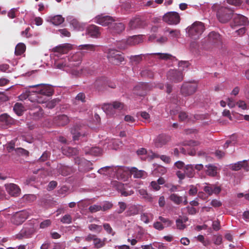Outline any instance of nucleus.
Masks as SVG:
<instances>
[{"mask_svg": "<svg viewBox=\"0 0 249 249\" xmlns=\"http://www.w3.org/2000/svg\"><path fill=\"white\" fill-rule=\"evenodd\" d=\"M120 193L122 196H127L132 195L134 193V192L132 190L131 191H126L125 189L120 190Z\"/></svg>", "mask_w": 249, "mask_h": 249, "instance_id": "obj_61", "label": "nucleus"}, {"mask_svg": "<svg viewBox=\"0 0 249 249\" xmlns=\"http://www.w3.org/2000/svg\"><path fill=\"white\" fill-rule=\"evenodd\" d=\"M131 172L135 178H142L146 176V173L143 170H138L136 167L132 168Z\"/></svg>", "mask_w": 249, "mask_h": 249, "instance_id": "obj_31", "label": "nucleus"}, {"mask_svg": "<svg viewBox=\"0 0 249 249\" xmlns=\"http://www.w3.org/2000/svg\"><path fill=\"white\" fill-rule=\"evenodd\" d=\"M5 188L9 195L14 196H18L20 192V189L18 186L14 183L6 184Z\"/></svg>", "mask_w": 249, "mask_h": 249, "instance_id": "obj_19", "label": "nucleus"}, {"mask_svg": "<svg viewBox=\"0 0 249 249\" xmlns=\"http://www.w3.org/2000/svg\"><path fill=\"white\" fill-rule=\"evenodd\" d=\"M66 247L64 243H58L56 244L53 249H65Z\"/></svg>", "mask_w": 249, "mask_h": 249, "instance_id": "obj_64", "label": "nucleus"}, {"mask_svg": "<svg viewBox=\"0 0 249 249\" xmlns=\"http://www.w3.org/2000/svg\"><path fill=\"white\" fill-rule=\"evenodd\" d=\"M88 228L91 231H96L98 232H100L102 230L101 226L95 224H91L89 225Z\"/></svg>", "mask_w": 249, "mask_h": 249, "instance_id": "obj_45", "label": "nucleus"}, {"mask_svg": "<svg viewBox=\"0 0 249 249\" xmlns=\"http://www.w3.org/2000/svg\"><path fill=\"white\" fill-rule=\"evenodd\" d=\"M67 20L74 28L77 29L80 27L79 22L72 16H68L67 18Z\"/></svg>", "mask_w": 249, "mask_h": 249, "instance_id": "obj_35", "label": "nucleus"}, {"mask_svg": "<svg viewBox=\"0 0 249 249\" xmlns=\"http://www.w3.org/2000/svg\"><path fill=\"white\" fill-rule=\"evenodd\" d=\"M94 20L95 22L102 26H108L109 28L113 21V19L112 17L110 16H103L102 15L96 16Z\"/></svg>", "mask_w": 249, "mask_h": 249, "instance_id": "obj_17", "label": "nucleus"}, {"mask_svg": "<svg viewBox=\"0 0 249 249\" xmlns=\"http://www.w3.org/2000/svg\"><path fill=\"white\" fill-rule=\"evenodd\" d=\"M233 16V22L231 24L232 28L235 29L236 27L248 24L249 21L246 17L240 14H235Z\"/></svg>", "mask_w": 249, "mask_h": 249, "instance_id": "obj_12", "label": "nucleus"}, {"mask_svg": "<svg viewBox=\"0 0 249 249\" xmlns=\"http://www.w3.org/2000/svg\"><path fill=\"white\" fill-rule=\"evenodd\" d=\"M67 57H63L61 60L55 62L54 64L55 68L71 73L73 75H77L79 73L78 71L72 69L71 65H70V63H69L67 60Z\"/></svg>", "mask_w": 249, "mask_h": 249, "instance_id": "obj_4", "label": "nucleus"}, {"mask_svg": "<svg viewBox=\"0 0 249 249\" xmlns=\"http://www.w3.org/2000/svg\"><path fill=\"white\" fill-rule=\"evenodd\" d=\"M29 87L30 88H36V89L33 90V92L48 97L51 96L53 93V90L52 87L49 85L40 84L29 86Z\"/></svg>", "mask_w": 249, "mask_h": 249, "instance_id": "obj_6", "label": "nucleus"}, {"mask_svg": "<svg viewBox=\"0 0 249 249\" xmlns=\"http://www.w3.org/2000/svg\"><path fill=\"white\" fill-rule=\"evenodd\" d=\"M87 31L88 35L92 37H98L100 35L99 28L94 25L89 26Z\"/></svg>", "mask_w": 249, "mask_h": 249, "instance_id": "obj_25", "label": "nucleus"}, {"mask_svg": "<svg viewBox=\"0 0 249 249\" xmlns=\"http://www.w3.org/2000/svg\"><path fill=\"white\" fill-rule=\"evenodd\" d=\"M205 29L204 24L199 21H196L186 29V32L193 39L199 38Z\"/></svg>", "mask_w": 249, "mask_h": 249, "instance_id": "obj_2", "label": "nucleus"}, {"mask_svg": "<svg viewBox=\"0 0 249 249\" xmlns=\"http://www.w3.org/2000/svg\"><path fill=\"white\" fill-rule=\"evenodd\" d=\"M170 140V137L169 135L165 134L160 135L155 140V146L157 147H161L162 145L165 144Z\"/></svg>", "mask_w": 249, "mask_h": 249, "instance_id": "obj_20", "label": "nucleus"}, {"mask_svg": "<svg viewBox=\"0 0 249 249\" xmlns=\"http://www.w3.org/2000/svg\"><path fill=\"white\" fill-rule=\"evenodd\" d=\"M89 210L90 213H94L97 212L101 211V207L100 205L94 204L89 207Z\"/></svg>", "mask_w": 249, "mask_h": 249, "instance_id": "obj_47", "label": "nucleus"}, {"mask_svg": "<svg viewBox=\"0 0 249 249\" xmlns=\"http://www.w3.org/2000/svg\"><path fill=\"white\" fill-rule=\"evenodd\" d=\"M180 152L184 155H190L191 156H194L196 154V151L194 148L188 149L184 147H181L179 149Z\"/></svg>", "mask_w": 249, "mask_h": 249, "instance_id": "obj_40", "label": "nucleus"}, {"mask_svg": "<svg viewBox=\"0 0 249 249\" xmlns=\"http://www.w3.org/2000/svg\"><path fill=\"white\" fill-rule=\"evenodd\" d=\"M86 96L84 93L80 92L75 97V100L77 101H80L82 103H84L86 102Z\"/></svg>", "mask_w": 249, "mask_h": 249, "instance_id": "obj_53", "label": "nucleus"}, {"mask_svg": "<svg viewBox=\"0 0 249 249\" xmlns=\"http://www.w3.org/2000/svg\"><path fill=\"white\" fill-rule=\"evenodd\" d=\"M51 224V221L49 219L45 220L42 221L40 224V228L44 229L49 226Z\"/></svg>", "mask_w": 249, "mask_h": 249, "instance_id": "obj_60", "label": "nucleus"}, {"mask_svg": "<svg viewBox=\"0 0 249 249\" xmlns=\"http://www.w3.org/2000/svg\"><path fill=\"white\" fill-rule=\"evenodd\" d=\"M158 218L161 223H163L162 224L164 225V228L170 227L173 223V222L172 220L161 216H160Z\"/></svg>", "mask_w": 249, "mask_h": 249, "instance_id": "obj_39", "label": "nucleus"}, {"mask_svg": "<svg viewBox=\"0 0 249 249\" xmlns=\"http://www.w3.org/2000/svg\"><path fill=\"white\" fill-rule=\"evenodd\" d=\"M124 105L123 103L115 101L111 104H105L102 107V109L107 115L113 116L116 111H120L123 109Z\"/></svg>", "mask_w": 249, "mask_h": 249, "instance_id": "obj_5", "label": "nucleus"}, {"mask_svg": "<svg viewBox=\"0 0 249 249\" xmlns=\"http://www.w3.org/2000/svg\"><path fill=\"white\" fill-rule=\"evenodd\" d=\"M58 32L61 37H69L71 36V33L69 32L67 29L64 28L59 29L57 31Z\"/></svg>", "mask_w": 249, "mask_h": 249, "instance_id": "obj_50", "label": "nucleus"}, {"mask_svg": "<svg viewBox=\"0 0 249 249\" xmlns=\"http://www.w3.org/2000/svg\"><path fill=\"white\" fill-rule=\"evenodd\" d=\"M71 133L72 135L73 139L74 141L79 140L81 138L85 136V134H82L78 127H73L71 129Z\"/></svg>", "mask_w": 249, "mask_h": 249, "instance_id": "obj_27", "label": "nucleus"}, {"mask_svg": "<svg viewBox=\"0 0 249 249\" xmlns=\"http://www.w3.org/2000/svg\"><path fill=\"white\" fill-rule=\"evenodd\" d=\"M62 152L67 156H71L76 155L78 153V150L75 148L65 147L62 148Z\"/></svg>", "mask_w": 249, "mask_h": 249, "instance_id": "obj_29", "label": "nucleus"}, {"mask_svg": "<svg viewBox=\"0 0 249 249\" xmlns=\"http://www.w3.org/2000/svg\"><path fill=\"white\" fill-rule=\"evenodd\" d=\"M70 48V45L69 44L60 45L53 49L55 56L60 57L61 54H66L68 53Z\"/></svg>", "mask_w": 249, "mask_h": 249, "instance_id": "obj_18", "label": "nucleus"}, {"mask_svg": "<svg viewBox=\"0 0 249 249\" xmlns=\"http://www.w3.org/2000/svg\"><path fill=\"white\" fill-rule=\"evenodd\" d=\"M178 118L181 121H187L188 120V116L185 112H180L179 113Z\"/></svg>", "mask_w": 249, "mask_h": 249, "instance_id": "obj_55", "label": "nucleus"}, {"mask_svg": "<svg viewBox=\"0 0 249 249\" xmlns=\"http://www.w3.org/2000/svg\"><path fill=\"white\" fill-rule=\"evenodd\" d=\"M107 57L109 61L115 65H120L124 60L122 54L115 50H109Z\"/></svg>", "mask_w": 249, "mask_h": 249, "instance_id": "obj_8", "label": "nucleus"}, {"mask_svg": "<svg viewBox=\"0 0 249 249\" xmlns=\"http://www.w3.org/2000/svg\"><path fill=\"white\" fill-rule=\"evenodd\" d=\"M175 166L179 169H182L184 170L185 167L184 163L181 161H177L175 163Z\"/></svg>", "mask_w": 249, "mask_h": 249, "instance_id": "obj_63", "label": "nucleus"}, {"mask_svg": "<svg viewBox=\"0 0 249 249\" xmlns=\"http://www.w3.org/2000/svg\"><path fill=\"white\" fill-rule=\"evenodd\" d=\"M23 198L24 199L27 200L29 202H30L36 199V196L34 195H26L24 196Z\"/></svg>", "mask_w": 249, "mask_h": 249, "instance_id": "obj_62", "label": "nucleus"}, {"mask_svg": "<svg viewBox=\"0 0 249 249\" xmlns=\"http://www.w3.org/2000/svg\"><path fill=\"white\" fill-rule=\"evenodd\" d=\"M142 41V36L141 35L130 36L127 38L126 43L128 45H135Z\"/></svg>", "mask_w": 249, "mask_h": 249, "instance_id": "obj_22", "label": "nucleus"}, {"mask_svg": "<svg viewBox=\"0 0 249 249\" xmlns=\"http://www.w3.org/2000/svg\"><path fill=\"white\" fill-rule=\"evenodd\" d=\"M93 245L95 248L100 249L105 245V243H104V240L98 238L96 236L93 241Z\"/></svg>", "mask_w": 249, "mask_h": 249, "instance_id": "obj_38", "label": "nucleus"}, {"mask_svg": "<svg viewBox=\"0 0 249 249\" xmlns=\"http://www.w3.org/2000/svg\"><path fill=\"white\" fill-rule=\"evenodd\" d=\"M110 31L113 33H120L124 30V26L123 23L120 22H112L110 25Z\"/></svg>", "mask_w": 249, "mask_h": 249, "instance_id": "obj_21", "label": "nucleus"}, {"mask_svg": "<svg viewBox=\"0 0 249 249\" xmlns=\"http://www.w3.org/2000/svg\"><path fill=\"white\" fill-rule=\"evenodd\" d=\"M167 79L172 82L178 83L181 81L183 79V74L180 71L170 70L167 74Z\"/></svg>", "mask_w": 249, "mask_h": 249, "instance_id": "obj_15", "label": "nucleus"}, {"mask_svg": "<svg viewBox=\"0 0 249 249\" xmlns=\"http://www.w3.org/2000/svg\"><path fill=\"white\" fill-rule=\"evenodd\" d=\"M233 11L228 7L221 6L216 12V17L219 22L225 23L228 22L233 17Z\"/></svg>", "mask_w": 249, "mask_h": 249, "instance_id": "obj_3", "label": "nucleus"}, {"mask_svg": "<svg viewBox=\"0 0 249 249\" xmlns=\"http://www.w3.org/2000/svg\"><path fill=\"white\" fill-rule=\"evenodd\" d=\"M165 32H168L171 36L173 38H178L180 36V31L178 30H171L170 29H167L165 30Z\"/></svg>", "mask_w": 249, "mask_h": 249, "instance_id": "obj_41", "label": "nucleus"}, {"mask_svg": "<svg viewBox=\"0 0 249 249\" xmlns=\"http://www.w3.org/2000/svg\"><path fill=\"white\" fill-rule=\"evenodd\" d=\"M31 92H33V90L30 91L28 90H26L25 92L22 93L18 96V98L20 100H24L26 99L30 95Z\"/></svg>", "mask_w": 249, "mask_h": 249, "instance_id": "obj_51", "label": "nucleus"}, {"mask_svg": "<svg viewBox=\"0 0 249 249\" xmlns=\"http://www.w3.org/2000/svg\"><path fill=\"white\" fill-rule=\"evenodd\" d=\"M118 205L119 206V209L118 211V213H122L126 209V205L124 202H119L118 203Z\"/></svg>", "mask_w": 249, "mask_h": 249, "instance_id": "obj_57", "label": "nucleus"}, {"mask_svg": "<svg viewBox=\"0 0 249 249\" xmlns=\"http://www.w3.org/2000/svg\"><path fill=\"white\" fill-rule=\"evenodd\" d=\"M206 41L209 45H217L221 43V37L218 33L212 31L208 35Z\"/></svg>", "mask_w": 249, "mask_h": 249, "instance_id": "obj_13", "label": "nucleus"}, {"mask_svg": "<svg viewBox=\"0 0 249 249\" xmlns=\"http://www.w3.org/2000/svg\"><path fill=\"white\" fill-rule=\"evenodd\" d=\"M205 167L207 168L206 170V174L211 177H215L217 175V167L212 164H209Z\"/></svg>", "mask_w": 249, "mask_h": 249, "instance_id": "obj_26", "label": "nucleus"}, {"mask_svg": "<svg viewBox=\"0 0 249 249\" xmlns=\"http://www.w3.org/2000/svg\"><path fill=\"white\" fill-rule=\"evenodd\" d=\"M28 213L25 211L17 212L13 217V222L16 225H20L28 217Z\"/></svg>", "mask_w": 249, "mask_h": 249, "instance_id": "obj_16", "label": "nucleus"}, {"mask_svg": "<svg viewBox=\"0 0 249 249\" xmlns=\"http://www.w3.org/2000/svg\"><path fill=\"white\" fill-rule=\"evenodd\" d=\"M227 2L231 5L238 6L241 4L242 1L241 0H226Z\"/></svg>", "mask_w": 249, "mask_h": 249, "instance_id": "obj_56", "label": "nucleus"}, {"mask_svg": "<svg viewBox=\"0 0 249 249\" xmlns=\"http://www.w3.org/2000/svg\"><path fill=\"white\" fill-rule=\"evenodd\" d=\"M167 247L163 243L155 242L152 244L151 249H166Z\"/></svg>", "mask_w": 249, "mask_h": 249, "instance_id": "obj_48", "label": "nucleus"}, {"mask_svg": "<svg viewBox=\"0 0 249 249\" xmlns=\"http://www.w3.org/2000/svg\"><path fill=\"white\" fill-rule=\"evenodd\" d=\"M153 214L148 213H142L141 215V220L145 224H148L152 220Z\"/></svg>", "mask_w": 249, "mask_h": 249, "instance_id": "obj_36", "label": "nucleus"}, {"mask_svg": "<svg viewBox=\"0 0 249 249\" xmlns=\"http://www.w3.org/2000/svg\"><path fill=\"white\" fill-rule=\"evenodd\" d=\"M176 175L180 180L184 179L186 177L192 178L195 176V171L194 164H187L184 168L183 171L178 170L176 172Z\"/></svg>", "mask_w": 249, "mask_h": 249, "instance_id": "obj_9", "label": "nucleus"}, {"mask_svg": "<svg viewBox=\"0 0 249 249\" xmlns=\"http://www.w3.org/2000/svg\"><path fill=\"white\" fill-rule=\"evenodd\" d=\"M101 152L102 150L100 148L97 147H92L90 149L88 153L91 155L97 156L101 154ZM86 153H88V152H86Z\"/></svg>", "mask_w": 249, "mask_h": 249, "instance_id": "obj_44", "label": "nucleus"}, {"mask_svg": "<svg viewBox=\"0 0 249 249\" xmlns=\"http://www.w3.org/2000/svg\"><path fill=\"white\" fill-rule=\"evenodd\" d=\"M26 46L23 43H19L15 48V53L17 55L22 54L25 51Z\"/></svg>", "mask_w": 249, "mask_h": 249, "instance_id": "obj_34", "label": "nucleus"}, {"mask_svg": "<svg viewBox=\"0 0 249 249\" xmlns=\"http://www.w3.org/2000/svg\"><path fill=\"white\" fill-rule=\"evenodd\" d=\"M158 55L159 56V58L160 59H164V60L170 59L172 57V55H171L170 54H169V53H146L145 54H141L139 55H131L130 57V59L131 61L135 62L136 64H138L141 61V60L142 59V55Z\"/></svg>", "mask_w": 249, "mask_h": 249, "instance_id": "obj_10", "label": "nucleus"}, {"mask_svg": "<svg viewBox=\"0 0 249 249\" xmlns=\"http://www.w3.org/2000/svg\"><path fill=\"white\" fill-rule=\"evenodd\" d=\"M59 101V100L58 99H53L47 103V107L49 108H53L58 103Z\"/></svg>", "mask_w": 249, "mask_h": 249, "instance_id": "obj_54", "label": "nucleus"}, {"mask_svg": "<svg viewBox=\"0 0 249 249\" xmlns=\"http://www.w3.org/2000/svg\"><path fill=\"white\" fill-rule=\"evenodd\" d=\"M101 211H106L110 209L112 206L113 204L108 201H105L103 202L101 205Z\"/></svg>", "mask_w": 249, "mask_h": 249, "instance_id": "obj_43", "label": "nucleus"}, {"mask_svg": "<svg viewBox=\"0 0 249 249\" xmlns=\"http://www.w3.org/2000/svg\"><path fill=\"white\" fill-rule=\"evenodd\" d=\"M153 227L159 231H161L164 229V225L160 221L155 222L153 224Z\"/></svg>", "mask_w": 249, "mask_h": 249, "instance_id": "obj_52", "label": "nucleus"}, {"mask_svg": "<svg viewBox=\"0 0 249 249\" xmlns=\"http://www.w3.org/2000/svg\"><path fill=\"white\" fill-rule=\"evenodd\" d=\"M203 190L210 196L213 195V185L205 186Z\"/></svg>", "mask_w": 249, "mask_h": 249, "instance_id": "obj_59", "label": "nucleus"}, {"mask_svg": "<svg viewBox=\"0 0 249 249\" xmlns=\"http://www.w3.org/2000/svg\"><path fill=\"white\" fill-rule=\"evenodd\" d=\"M176 226L178 229L182 230L186 228V225L184 224L183 219L178 218L176 220Z\"/></svg>", "mask_w": 249, "mask_h": 249, "instance_id": "obj_46", "label": "nucleus"}, {"mask_svg": "<svg viewBox=\"0 0 249 249\" xmlns=\"http://www.w3.org/2000/svg\"><path fill=\"white\" fill-rule=\"evenodd\" d=\"M169 199L176 205H179L182 203L183 197L178 196L177 194H172L169 197Z\"/></svg>", "mask_w": 249, "mask_h": 249, "instance_id": "obj_30", "label": "nucleus"}, {"mask_svg": "<svg viewBox=\"0 0 249 249\" xmlns=\"http://www.w3.org/2000/svg\"><path fill=\"white\" fill-rule=\"evenodd\" d=\"M197 84L195 82H184L180 88V93L184 96H188L196 92Z\"/></svg>", "mask_w": 249, "mask_h": 249, "instance_id": "obj_7", "label": "nucleus"}, {"mask_svg": "<svg viewBox=\"0 0 249 249\" xmlns=\"http://www.w3.org/2000/svg\"><path fill=\"white\" fill-rule=\"evenodd\" d=\"M60 221L63 224H70L72 222V217L70 214H65L60 219Z\"/></svg>", "mask_w": 249, "mask_h": 249, "instance_id": "obj_42", "label": "nucleus"}, {"mask_svg": "<svg viewBox=\"0 0 249 249\" xmlns=\"http://www.w3.org/2000/svg\"><path fill=\"white\" fill-rule=\"evenodd\" d=\"M79 48L81 51L76 53L70 57H67L69 63H70V65H71L72 69L76 70H77L76 67L81 64L82 54L89 52L94 51L96 46L93 44H84L79 46Z\"/></svg>", "mask_w": 249, "mask_h": 249, "instance_id": "obj_1", "label": "nucleus"}, {"mask_svg": "<svg viewBox=\"0 0 249 249\" xmlns=\"http://www.w3.org/2000/svg\"><path fill=\"white\" fill-rule=\"evenodd\" d=\"M163 20L168 24L177 25L180 21V17L177 12H170L163 16Z\"/></svg>", "mask_w": 249, "mask_h": 249, "instance_id": "obj_11", "label": "nucleus"}, {"mask_svg": "<svg viewBox=\"0 0 249 249\" xmlns=\"http://www.w3.org/2000/svg\"><path fill=\"white\" fill-rule=\"evenodd\" d=\"M189 63L188 61H180L178 63V66L180 70L184 71L189 66Z\"/></svg>", "mask_w": 249, "mask_h": 249, "instance_id": "obj_58", "label": "nucleus"}, {"mask_svg": "<svg viewBox=\"0 0 249 249\" xmlns=\"http://www.w3.org/2000/svg\"><path fill=\"white\" fill-rule=\"evenodd\" d=\"M165 187L169 189V191L171 192H175L178 191V185H174L172 184L167 183L165 185Z\"/></svg>", "mask_w": 249, "mask_h": 249, "instance_id": "obj_49", "label": "nucleus"}, {"mask_svg": "<svg viewBox=\"0 0 249 249\" xmlns=\"http://www.w3.org/2000/svg\"><path fill=\"white\" fill-rule=\"evenodd\" d=\"M139 194L142 196V197L149 201H152L153 199V197L150 194H148L147 191L144 189H140L138 191Z\"/></svg>", "mask_w": 249, "mask_h": 249, "instance_id": "obj_37", "label": "nucleus"}, {"mask_svg": "<svg viewBox=\"0 0 249 249\" xmlns=\"http://www.w3.org/2000/svg\"><path fill=\"white\" fill-rule=\"evenodd\" d=\"M13 110L18 115L20 116L24 111V107L21 103H17L14 106Z\"/></svg>", "mask_w": 249, "mask_h": 249, "instance_id": "obj_32", "label": "nucleus"}, {"mask_svg": "<svg viewBox=\"0 0 249 249\" xmlns=\"http://www.w3.org/2000/svg\"><path fill=\"white\" fill-rule=\"evenodd\" d=\"M56 121L58 125L63 126L69 123V119L67 115L62 114L57 116L56 117Z\"/></svg>", "mask_w": 249, "mask_h": 249, "instance_id": "obj_28", "label": "nucleus"}, {"mask_svg": "<svg viewBox=\"0 0 249 249\" xmlns=\"http://www.w3.org/2000/svg\"><path fill=\"white\" fill-rule=\"evenodd\" d=\"M47 21L50 22L54 25L58 26L64 21V18H63L61 15H57L49 17Z\"/></svg>", "mask_w": 249, "mask_h": 249, "instance_id": "obj_23", "label": "nucleus"}, {"mask_svg": "<svg viewBox=\"0 0 249 249\" xmlns=\"http://www.w3.org/2000/svg\"><path fill=\"white\" fill-rule=\"evenodd\" d=\"M34 231V229L32 225L24 227L16 235V238L21 240L23 238H29L33 233Z\"/></svg>", "mask_w": 249, "mask_h": 249, "instance_id": "obj_14", "label": "nucleus"}, {"mask_svg": "<svg viewBox=\"0 0 249 249\" xmlns=\"http://www.w3.org/2000/svg\"><path fill=\"white\" fill-rule=\"evenodd\" d=\"M247 160H243V161H238L231 165V169L234 171H238L242 167H247V164L246 163Z\"/></svg>", "mask_w": 249, "mask_h": 249, "instance_id": "obj_33", "label": "nucleus"}, {"mask_svg": "<svg viewBox=\"0 0 249 249\" xmlns=\"http://www.w3.org/2000/svg\"><path fill=\"white\" fill-rule=\"evenodd\" d=\"M143 21L139 17H136L132 19L129 22V27L132 29L141 27L143 25Z\"/></svg>", "mask_w": 249, "mask_h": 249, "instance_id": "obj_24", "label": "nucleus"}]
</instances>
